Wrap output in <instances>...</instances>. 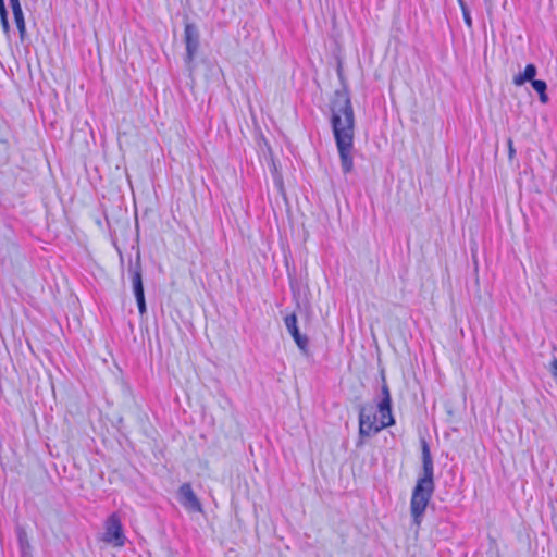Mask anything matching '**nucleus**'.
Segmentation results:
<instances>
[{
    "mask_svg": "<svg viewBox=\"0 0 557 557\" xmlns=\"http://www.w3.org/2000/svg\"><path fill=\"white\" fill-rule=\"evenodd\" d=\"M338 76L343 87L335 90L330 102V123L338 150L342 171L344 174H348L354 170L352 149L356 122L349 90L346 83H344L341 69H338Z\"/></svg>",
    "mask_w": 557,
    "mask_h": 557,
    "instance_id": "nucleus-1",
    "label": "nucleus"
},
{
    "mask_svg": "<svg viewBox=\"0 0 557 557\" xmlns=\"http://www.w3.org/2000/svg\"><path fill=\"white\" fill-rule=\"evenodd\" d=\"M421 453L423 474L418 479L410 500V511L416 524H420L435 488L433 459L425 440L421 441Z\"/></svg>",
    "mask_w": 557,
    "mask_h": 557,
    "instance_id": "nucleus-2",
    "label": "nucleus"
},
{
    "mask_svg": "<svg viewBox=\"0 0 557 557\" xmlns=\"http://www.w3.org/2000/svg\"><path fill=\"white\" fill-rule=\"evenodd\" d=\"M380 413V421L374 410L373 405H361L359 407V436L360 438L370 437L375 435L383 429L391 426L395 423L393 416H387L385 412Z\"/></svg>",
    "mask_w": 557,
    "mask_h": 557,
    "instance_id": "nucleus-3",
    "label": "nucleus"
},
{
    "mask_svg": "<svg viewBox=\"0 0 557 557\" xmlns=\"http://www.w3.org/2000/svg\"><path fill=\"white\" fill-rule=\"evenodd\" d=\"M128 273L131 274L133 293L136 298L138 311L140 315H144L147 312V306L145 299L143 270L139 256H137L135 261H129Z\"/></svg>",
    "mask_w": 557,
    "mask_h": 557,
    "instance_id": "nucleus-4",
    "label": "nucleus"
},
{
    "mask_svg": "<svg viewBox=\"0 0 557 557\" xmlns=\"http://www.w3.org/2000/svg\"><path fill=\"white\" fill-rule=\"evenodd\" d=\"M184 42L186 47L185 63L190 65L198 53L200 47V33L196 24L185 23Z\"/></svg>",
    "mask_w": 557,
    "mask_h": 557,
    "instance_id": "nucleus-5",
    "label": "nucleus"
},
{
    "mask_svg": "<svg viewBox=\"0 0 557 557\" xmlns=\"http://www.w3.org/2000/svg\"><path fill=\"white\" fill-rule=\"evenodd\" d=\"M102 540L106 543L121 547L125 544V535L117 515L112 513L106 521L104 533Z\"/></svg>",
    "mask_w": 557,
    "mask_h": 557,
    "instance_id": "nucleus-6",
    "label": "nucleus"
},
{
    "mask_svg": "<svg viewBox=\"0 0 557 557\" xmlns=\"http://www.w3.org/2000/svg\"><path fill=\"white\" fill-rule=\"evenodd\" d=\"M285 326L288 331V333L294 338L296 345L301 350V352L306 356L309 355L308 349V337L306 335H302L297 326V315L295 313L287 314L284 319Z\"/></svg>",
    "mask_w": 557,
    "mask_h": 557,
    "instance_id": "nucleus-7",
    "label": "nucleus"
},
{
    "mask_svg": "<svg viewBox=\"0 0 557 557\" xmlns=\"http://www.w3.org/2000/svg\"><path fill=\"white\" fill-rule=\"evenodd\" d=\"M178 499L181 505L189 511L199 512L202 510L201 504L189 483L181 485L178 490Z\"/></svg>",
    "mask_w": 557,
    "mask_h": 557,
    "instance_id": "nucleus-8",
    "label": "nucleus"
},
{
    "mask_svg": "<svg viewBox=\"0 0 557 557\" xmlns=\"http://www.w3.org/2000/svg\"><path fill=\"white\" fill-rule=\"evenodd\" d=\"M382 387H381V399L377 403V411L385 412L387 416L392 414V397L388 385L386 383L385 376H382Z\"/></svg>",
    "mask_w": 557,
    "mask_h": 557,
    "instance_id": "nucleus-9",
    "label": "nucleus"
},
{
    "mask_svg": "<svg viewBox=\"0 0 557 557\" xmlns=\"http://www.w3.org/2000/svg\"><path fill=\"white\" fill-rule=\"evenodd\" d=\"M16 536L20 546L21 557H32V545L29 543L27 532L23 527H16Z\"/></svg>",
    "mask_w": 557,
    "mask_h": 557,
    "instance_id": "nucleus-10",
    "label": "nucleus"
},
{
    "mask_svg": "<svg viewBox=\"0 0 557 557\" xmlns=\"http://www.w3.org/2000/svg\"><path fill=\"white\" fill-rule=\"evenodd\" d=\"M537 73V69L534 64L530 63L525 66L524 71L516 76H513V84L516 86H522L527 82L532 83L535 81V76Z\"/></svg>",
    "mask_w": 557,
    "mask_h": 557,
    "instance_id": "nucleus-11",
    "label": "nucleus"
},
{
    "mask_svg": "<svg viewBox=\"0 0 557 557\" xmlns=\"http://www.w3.org/2000/svg\"><path fill=\"white\" fill-rule=\"evenodd\" d=\"M475 557H500L496 540L488 537L486 545H482Z\"/></svg>",
    "mask_w": 557,
    "mask_h": 557,
    "instance_id": "nucleus-12",
    "label": "nucleus"
},
{
    "mask_svg": "<svg viewBox=\"0 0 557 557\" xmlns=\"http://www.w3.org/2000/svg\"><path fill=\"white\" fill-rule=\"evenodd\" d=\"M533 89L539 94L540 101L542 103L548 102V96L546 94L547 90V84L545 81L542 79H535L531 83Z\"/></svg>",
    "mask_w": 557,
    "mask_h": 557,
    "instance_id": "nucleus-13",
    "label": "nucleus"
},
{
    "mask_svg": "<svg viewBox=\"0 0 557 557\" xmlns=\"http://www.w3.org/2000/svg\"><path fill=\"white\" fill-rule=\"evenodd\" d=\"M13 16H14V21H15L16 27L20 33V37L23 40L24 36L26 34V25H25L24 14H23V12L14 13Z\"/></svg>",
    "mask_w": 557,
    "mask_h": 557,
    "instance_id": "nucleus-14",
    "label": "nucleus"
},
{
    "mask_svg": "<svg viewBox=\"0 0 557 557\" xmlns=\"http://www.w3.org/2000/svg\"><path fill=\"white\" fill-rule=\"evenodd\" d=\"M9 2L13 14L23 12L20 0H9Z\"/></svg>",
    "mask_w": 557,
    "mask_h": 557,
    "instance_id": "nucleus-15",
    "label": "nucleus"
},
{
    "mask_svg": "<svg viewBox=\"0 0 557 557\" xmlns=\"http://www.w3.org/2000/svg\"><path fill=\"white\" fill-rule=\"evenodd\" d=\"M507 146H508V158H509V160H512L516 156V149L513 147V141L511 138L507 139Z\"/></svg>",
    "mask_w": 557,
    "mask_h": 557,
    "instance_id": "nucleus-16",
    "label": "nucleus"
},
{
    "mask_svg": "<svg viewBox=\"0 0 557 557\" xmlns=\"http://www.w3.org/2000/svg\"><path fill=\"white\" fill-rule=\"evenodd\" d=\"M462 16H463V20H465L466 25H467L469 28H472V18H471V15H470V11H469V9H463V11H462Z\"/></svg>",
    "mask_w": 557,
    "mask_h": 557,
    "instance_id": "nucleus-17",
    "label": "nucleus"
},
{
    "mask_svg": "<svg viewBox=\"0 0 557 557\" xmlns=\"http://www.w3.org/2000/svg\"><path fill=\"white\" fill-rule=\"evenodd\" d=\"M2 30L5 35L10 34V24L8 17L0 18Z\"/></svg>",
    "mask_w": 557,
    "mask_h": 557,
    "instance_id": "nucleus-18",
    "label": "nucleus"
},
{
    "mask_svg": "<svg viewBox=\"0 0 557 557\" xmlns=\"http://www.w3.org/2000/svg\"><path fill=\"white\" fill-rule=\"evenodd\" d=\"M8 17V10L4 0H0V18Z\"/></svg>",
    "mask_w": 557,
    "mask_h": 557,
    "instance_id": "nucleus-19",
    "label": "nucleus"
},
{
    "mask_svg": "<svg viewBox=\"0 0 557 557\" xmlns=\"http://www.w3.org/2000/svg\"><path fill=\"white\" fill-rule=\"evenodd\" d=\"M552 374L557 379V359L552 361Z\"/></svg>",
    "mask_w": 557,
    "mask_h": 557,
    "instance_id": "nucleus-20",
    "label": "nucleus"
},
{
    "mask_svg": "<svg viewBox=\"0 0 557 557\" xmlns=\"http://www.w3.org/2000/svg\"><path fill=\"white\" fill-rule=\"evenodd\" d=\"M458 4H459V7H460L461 11H463V9H468V7H467V4H466V2H465V1H462V2H460V3H458Z\"/></svg>",
    "mask_w": 557,
    "mask_h": 557,
    "instance_id": "nucleus-21",
    "label": "nucleus"
},
{
    "mask_svg": "<svg viewBox=\"0 0 557 557\" xmlns=\"http://www.w3.org/2000/svg\"><path fill=\"white\" fill-rule=\"evenodd\" d=\"M457 1H458V3H460V2H462L463 0H457Z\"/></svg>",
    "mask_w": 557,
    "mask_h": 557,
    "instance_id": "nucleus-22",
    "label": "nucleus"
}]
</instances>
